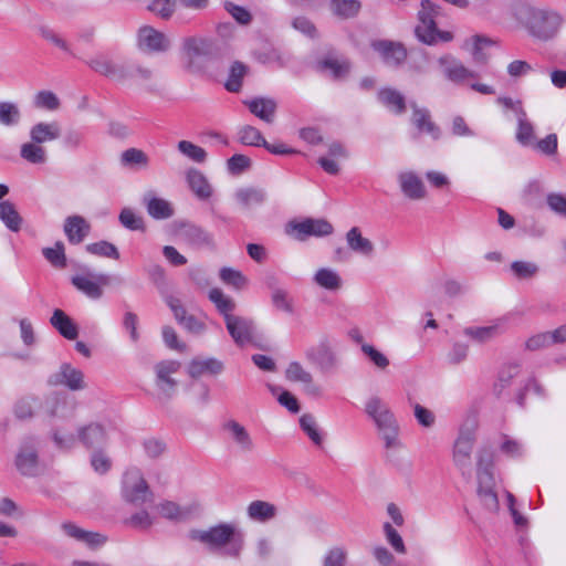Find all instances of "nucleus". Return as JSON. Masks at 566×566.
Masks as SVG:
<instances>
[{"instance_id":"nucleus-10","label":"nucleus","mask_w":566,"mask_h":566,"mask_svg":"<svg viewBox=\"0 0 566 566\" xmlns=\"http://www.w3.org/2000/svg\"><path fill=\"white\" fill-rule=\"evenodd\" d=\"M123 496L133 504L140 505L153 497V493L138 469H130L124 474Z\"/></svg>"},{"instance_id":"nucleus-41","label":"nucleus","mask_w":566,"mask_h":566,"mask_svg":"<svg viewBox=\"0 0 566 566\" xmlns=\"http://www.w3.org/2000/svg\"><path fill=\"white\" fill-rule=\"evenodd\" d=\"M516 140L523 146H531L535 139L534 126L525 111H518Z\"/></svg>"},{"instance_id":"nucleus-44","label":"nucleus","mask_w":566,"mask_h":566,"mask_svg":"<svg viewBox=\"0 0 566 566\" xmlns=\"http://www.w3.org/2000/svg\"><path fill=\"white\" fill-rule=\"evenodd\" d=\"M248 72V66L239 61L234 62L229 72L228 80L224 84L229 92L238 93L242 87V80Z\"/></svg>"},{"instance_id":"nucleus-57","label":"nucleus","mask_w":566,"mask_h":566,"mask_svg":"<svg viewBox=\"0 0 566 566\" xmlns=\"http://www.w3.org/2000/svg\"><path fill=\"white\" fill-rule=\"evenodd\" d=\"M520 374V366L517 364H510L504 366L499 373V381L495 385V390L501 394L503 389L511 385L513 378Z\"/></svg>"},{"instance_id":"nucleus-37","label":"nucleus","mask_w":566,"mask_h":566,"mask_svg":"<svg viewBox=\"0 0 566 566\" xmlns=\"http://www.w3.org/2000/svg\"><path fill=\"white\" fill-rule=\"evenodd\" d=\"M412 123L418 130L430 135L433 139L440 137L439 127L431 120L427 109L415 108L412 114Z\"/></svg>"},{"instance_id":"nucleus-46","label":"nucleus","mask_w":566,"mask_h":566,"mask_svg":"<svg viewBox=\"0 0 566 566\" xmlns=\"http://www.w3.org/2000/svg\"><path fill=\"white\" fill-rule=\"evenodd\" d=\"M120 161L125 166L147 168L149 165V157L142 149L128 148L122 153Z\"/></svg>"},{"instance_id":"nucleus-53","label":"nucleus","mask_w":566,"mask_h":566,"mask_svg":"<svg viewBox=\"0 0 566 566\" xmlns=\"http://www.w3.org/2000/svg\"><path fill=\"white\" fill-rule=\"evenodd\" d=\"M86 251L90 252L91 254H95V255H99V256L111 258L114 260L119 259V252H118L117 248L107 241H99V242L87 244Z\"/></svg>"},{"instance_id":"nucleus-48","label":"nucleus","mask_w":566,"mask_h":566,"mask_svg":"<svg viewBox=\"0 0 566 566\" xmlns=\"http://www.w3.org/2000/svg\"><path fill=\"white\" fill-rule=\"evenodd\" d=\"M177 148L182 155L195 163L202 164L207 160V151L191 142L180 140Z\"/></svg>"},{"instance_id":"nucleus-58","label":"nucleus","mask_w":566,"mask_h":566,"mask_svg":"<svg viewBox=\"0 0 566 566\" xmlns=\"http://www.w3.org/2000/svg\"><path fill=\"white\" fill-rule=\"evenodd\" d=\"M361 352L368 357V359L380 370H385L389 366L388 357L375 348L373 345L363 344Z\"/></svg>"},{"instance_id":"nucleus-23","label":"nucleus","mask_w":566,"mask_h":566,"mask_svg":"<svg viewBox=\"0 0 566 566\" xmlns=\"http://www.w3.org/2000/svg\"><path fill=\"white\" fill-rule=\"evenodd\" d=\"M77 439L86 448H99L106 442V431L102 424L92 422L78 428Z\"/></svg>"},{"instance_id":"nucleus-4","label":"nucleus","mask_w":566,"mask_h":566,"mask_svg":"<svg viewBox=\"0 0 566 566\" xmlns=\"http://www.w3.org/2000/svg\"><path fill=\"white\" fill-rule=\"evenodd\" d=\"M525 29L533 38L548 41L555 38L562 27L563 18L555 11L526 8Z\"/></svg>"},{"instance_id":"nucleus-42","label":"nucleus","mask_w":566,"mask_h":566,"mask_svg":"<svg viewBox=\"0 0 566 566\" xmlns=\"http://www.w3.org/2000/svg\"><path fill=\"white\" fill-rule=\"evenodd\" d=\"M20 156L28 163L34 165L44 164L48 159L45 148L32 140L21 146Z\"/></svg>"},{"instance_id":"nucleus-43","label":"nucleus","mask_w":566,"mask_h":566,"mask_svg":"<svg viewBox=\"0 0 566 566\" xmlns=\"http://www.w3.org/2000/svg\"><path fill=\"white\" fill-rule=\"evenodd\" d=\"M360 2L358 0H332L331 9L334 14L342 19H349L355 17L360 10Z\"/></svg>"},{"instance_id":"nucleus-60","label":"nucleus","mask_w":566,"mask_h":566,"mask_svg":"<svg viewBox=\"0 0 566 566\" xmlns=\"http://www.w3.org/2000/svg\"><path fill=\"white\" fill-rule=\"evenodd\" d=\"M384 533L387 542L390 544V546L399 554H405L407 552L405 543L402 541V537L400 534L394 528V526L390 523H385L384 526Z\"/></svg>"},{"instance_id":"nucleus-11","label":"nucleus","mask_w":566,"mask_h":566,"mask_svg":"<svg viewBox=\"0 0 566 566\" xmlns=\"http://www.w3.org/2000/svg\"><path fill=\"white\" fill-rule=\"evenodd\" d=\"M82 273L73 275L72 284L76 290L92 300H98L103 295V286L108 285L111 277L107 274H94L86 266L81 268Z\"/></svg>"},{"instance_id":"nucleus-12","label":"nucleus","mask_w":566,"mask_h":566,"mask_svg":"<svg viewBox=\"0 0 566 566\" xmlns=\"http://www.w3.org/2000/svg\"><path fill=\"white\" fill-rule=\"evenodd\" d=\"M136 44L147 54L165 53L170 50L171 40L164 32L150 25H144L138 29Z\"/></svg>"},{"instance_id":"nucleus-18","label":"nucleus","mask_w":566,"mask_h":566,"mask_svg":"<svg viewBox=\"0 0 566 566\" xmlns=\"http://www.w3.org/2000/svg\"><path fill=\"white\" fill-rule=\"evenodd\" d=\"M226 326L238 346H244L253 340L255 326L251 319L234 315L227 317Z\"/></svg>"},{"instance_id":"nucleus-35","label":"nucleus","mask_w":566,"mask_h":566,"mask_svg":"<svg viewBox=\"0 0 566 566\" xmlns=\"http://www.w3.org/2000/svg\"><path fill=\"white\" fill-rule=\"evenodd\" d=\"M226 429L231 434L232 440L237 443L243 452H250L253 450V441L247 431V429L238 421L231 420L226 424Z\"/></svg>"},{"instance_id":"nucleus-15","label":"nucleus","mask_w":566,"mask_h":566,"mask_svg":"<svg viewBox=\"0 0 566 566\" xmlns=\"http://www.w3.org/2000/svg\"><path fill=\"white\" fill-rule=\"evenodd\" d=\"M181 367L177 360H163L155 365L156 386L159 389V399L169 400L176 391L177 381L171 377Z\"/></svg>"},{"instance_id":"nucleus-52","label":"nucleus","mask_w":566,"mask_h":566,"mask_svg":"<svg viewBox=\"0 0 566 566\" xmlns=\"http://www.w3.org/2000/svg\"><path fill=\"white\" fill-rule=\"evenodd\" d=\"M177 7V0H153L148 4V10L164 20H168L174 14Z\"/></svg>"},{"instance_id":"nucleus-33","label":"nucleus","mask_w":566,"mask_h":566,"mask_svg":"<svg viewBox=\"0 0 566 566\" xmlns=\"http://www.w3.org/2000/svg\"><path fill=\"white\" fill-rule=\"evenodd\" d=\"M247 513L252 521L265 523L276 516L277 509L270 502L255 500L248 505Z\"/></svg>"},{"instance_id":"nucleus-30","label":"nucleus","mask_w":566,"mask_h":566,"mask_svg":"<svg viewBox=\"0 0 566 566\" xmlns=\"http://www.w3.org/2000/svg\"><path fill=\"white\" fill-rule=\"evenodd\" d=\"M147 212L154 219H168L174 214V208L169 201L158 198L154 192H147L143 197Z\"/></svg>"},{"instance_id":"nucleus-61","label":"nucleus","mask_w":566,"mask_h":566,"mask_svg":"<svg viewBox=\"0 0 566 566\" xmlns=\"http://www.w3.org/2000/svg\"><path fill=\"white\" fill-rule=\"evenodd\" d=\"M34 104L36 107L55 111L60 107L57 96L51 91H41L35 95Z\"/></svg>"},{"instance_id":"nucleus-24","label":"nucleus","mask_w":566,"mask_h":566,"mask_svg":"<svg viewBox=\"0 0 566 566\" xmlns=\"http://www.w3.org/2000/svg\"><path fill=\"white\" fill-rule=\"evenodd\" d=\"M233 197L243 210H250L265 202L266 192L261 188L241 187L234 191Z\"/></svg>"},{"instance_id":"nucleus-22","label":"nucleus","mask_w":566,"mask_h":566,"mask_svg":"<svg viewBox=\"0 0 566 566\" xmlns=\"http://www.w3.org/2000/svg\"><path fill=\"white\" fill-rule=\"evenodd\" d=\"M443 75L451 82L460 84L468 78L474 77V73L468 70L461 62L451 55L441 56L438 60Z\"/></svg>"},{"instance_id":"nucleus-28","label":"nucleus","mask_w":566,"mask_h":566,"mask_svg":"<svg viewBox=\"0 0 566 566\" xmlns=\"http://www.w3.org/2000/svg\"><path fill=\"white\" fill-rule=\"evenodd\" d=\"M346 242L348 244V248L354 253H357L365 258H371L374 255V243L369 239L363 237L361 231L358 227H353L347 231Z\"/></svg>"},{"instance_id":"nucleus-16","label":"nucleus","mask_w":566,"mask_h":566,"mask_svg":"<svg viewBox=\"0 0 566 566\" xmlns=\"http://www.w3.org/2000/svg\"><path fill=\"white\" fill-rule=\"evenodd\" d=\"M179 235L188 245L195 249H206L210 251H214L217 249L213 233L198 224H181Z\"/></svg>"},{"instance_id":"nucleus-21","label":"nucleus","mask_w":566,"mask_h":566,"mask_svg":"<svg viewBox=\"0 0 566 566\" xmlns=\"http://www.w3.org/2000/svg\"><path fill=\"white\" fill-rule=\"evenodd\" d=\"M398 182L402 193L411 200H421L427 196L421 178L413 171H401L398 175Z\"/></svg>"},{"instance_id":"nucleus-45","label":"nucleus","mask_w":566,"mask_h":566,"mask_svg":"<svg viewBox=\"0 0 566 566\" xmlns=\"http://www.w3.org/2000/svg\"><path fill=\"white\" fill-rule=\"evenodd\" d=\"M21 120V112L15 103L0 102V124L7 127L17 126Z\"/></svg>"},{"instance_id":"nucleus-19","label":"nucleus","mask_w":566,"mask_h":566,"mask_svg":"<svg viewBox=\"0 0 566 566\" xmlns=\"http://www.w3.org/2000/svg\"><path fill=\"white\" fill-rule=\"evenodd\" d=\"M373 48L377 51L382 61L389 66H398L400 65L407 57V51L402 44L388 41V40H379L373 42Z\"/></svg>"},{"instance_id":"nucleus-25","label":"nucleus","mask_w":566,"mask_h":566,"mask_svg":"<svg viewBox=\"0 0 566 566\" xmlns=\"http://www.w3.org/2000/svg\"><path fill=\"white\" fill-rule=\"evenodd\" d=\"M62 530L64 533L76 539L77 542L86 544L91 548L101 547L106 543V537L99 533L85 531L73 523H63Z\"/></svg>"},{"instance_id":"nucleus-59","label":"nucleus","mask_w":566,"mask_h":566,"mask_svg":"<svg viewBox=\"0 0 566 566\" xmlns=\"http://www.w3.org/2000/svg\"><path fill=\"white\" fill-rule=\"evenodd\" d=\"M552 345L555 344L551 332L535 334L525 342V347L528 350H539Z\"/></svg>"},{"instance_id":"nucleus-14","label":"nucleus","mask_w":566,"mask_h":566,"mask_svg":"<svg viewBox=\"0 0 566 566\" xmlns=\"http://www.w3.org/2000/svg\"><path fill=\"white\" fill-rule=\"evenodd\" d=\"M287 233L293 234L298 241H304L308 237H326L333 233L334 227L326 219L306 218L300 222H290Z\"/></svg>"},{"instance_id":"nucleus-29","label":"nucleus","mask_w":566,"mask_h":566,"mask_svg":"<svg viewBox=\"0 0 566 566\" xmlns=\"http://www.w3.org/2000/svg\"><path fill=\"white\" fill-rule=\"evenodd\" d=\"M61 136V126L57 122H40L30 129V139L40 145L53 142Z\"/></svg>"},{"instance_id":"nucleus-26","label":"nucleus","mask_w":566,"mask_h":566,"mask_svg":"<svg viewBox=\"0 0 566 566\" xmlns=\"http://www.w3.org/2000/svg\"><path fill=\"white\" fill-rule=\"evenodd\" d=\"M91 230L90 223L81 216H71L65 219L64 233L72 244L81 243Z\"/></svg>"},{"instance_id":"nucleus-2","label":"nucleus","mask_w":566,"mask_h":566,"mask_svg":"<svg viewBox=\"0 0 566 566\" xmlns=\"http://www.w3.org/2000/svg\"><path fill=\"white\" fill-rule=\"evenodd\" d=\"M494 453L490 448H481L476 453V494L481 504L491 512L499 509L493 473Z\"/></svg>"},{"instance_id":"nucleus-1","label":"nucleus","mask_w":566,"mask_h":566,"mask_svg":"<svg viewBox=\"0 0 566 566\" xmlns=\"http://www.w3.org/2000/svg\"><path fill=\"white\" fill-rule=\"evenodd\" d=\"M190 538L205 544L211 552L238 558L244 546V535L234 525L222 523L209 530H193Z\"/></svg>"},{"instance_id":"nucleus-32","label":"nucleus","mask_w":566,"mask_h":566,"mask_svg":"<svg viewBox=\"0 0 566 566\" xmlns=\"http://www.w3.org/2000/svg\"><path fill=\"white\" fill-rule=\"evenodd\" d=\"M50 323L63 337L67 339H75L78 335L76 324L62 310H54Z\"/></svg>"},{"instance_id":"nucleus-39","label":"nucleus","mask_w":566,"mask_h":566,"mask_svg":"<svg viewBox=\"0 0 566 566\" xmlns=\"http://www.w3.org/2000/svg\"><path fill=\"white\" fill-rule=\"evenodd\" d=\"M209 300L216 305L219 313L223 315L224 322L227 317L234 316L232 312L235 310V302L230 296H227L220 289H211Z\"/></svg>"},{"instance_id":"nucleus-40","label":"nucleus","mask_w":566,"mask_h":566,"mask_svg":"<svg viewBox=\"0 0 566 566\" xmlns=\"http://www.w3.org/2000/svg\"><path fill=\"white\" fill-rule=\"evenodd\" d=\"M0 220L13 232H18L21 229L22 218L14 205L8 200L0 202Z\"/></svg>"},{"instance_id":"nucleus-3","label":"nucleus","mask_w":566,"mask_h":566,"mask_svg":"<svg viewBox=\"0 0 566 566\" xmlns=\"http://www.w3.org/2000/svg\"><path fill=\"white\" fill-rule=\"evenodd\" d=\"M365 411L375 422L386 449L399 448V424L389 407L380 398L371 397L366 402Z\"/></svg>"},{"instance_id":"nucleus-7","label":"nucleus","mask_w":566,"mask_h":566,"mask_svg":"<svg viewBox=\"0 0 566 566\" xmlns=\"http://www.w3.org/2000/svg\"><path fill=\"white\" fill-rule=\"evenodd\" d=\"M40 448V440L34 436H27L21 439L14 457V465L20 474L24 476L39 474Z\"/></svg>"},{"instance_id":"nucleus-63","label":"nucleus","mask_w":566,"mask_h":566,"mask_svg":"<svg viewBox=\"0 0 566 566\" xmlns=\"http://www.w3.org/2000/svg\"><path fill=\"white\" fill-rule=\"evenodd\" d=\"M120 223L129 230H143L144 221L132 209L124 208L119 213Z\"/></svg>"},{"instance_id":"nucleus-38","label":"nucleus","mask_w":566,"mask_h":566,"mask_svg":"<svg viewBox=\"0 0 566 566\" xmlns=\"http://www.w3.org/2000/svg\"><path fill=\"white\" fill-rule=\"evenodd\" d=\"M378 98L388 109L396 114H401L406 111L403 95L394 88L379 91Z\"/></svg>"},{"instance_id":"nucleus-55","label":"nucleus","mask_w":566,"mask_h":566,"mask_svg":"<svg viewBox=\"0 0 566 566\" xmlns=\"http://www.w3.org/2000/svg\"><path fill=\"white\" fill-rule=\"evenodd\" d=\"M220 279L237 290L243 289L248 284V279L240 271L231 268H222Z\"/></svg>"},{"instance_id":"nucleus-9","label":"nucleus","mask_w":566,"mask_h":566,"mask_svg":"<svg viewBox=\"0 0 566 566\" xmlns=\"http://www.w3.org/2000/svg\"><path fill=\"white\" fill-rule=\"evenodd\" d=\"M87 64L96 73L116 83L124 84L130 81V69L133 61L114 60L106 55L99 54L91 59Z\"/></svg>"},{"instance_id":"nucleus-49","label":"nucleus","mask_w":566,"mask_h":566,"mask_svg":"<svg viewBox=\"0 0 566 566\" xmlns=\"http://www.w3.org/2000/svg\"><path fill=\"white\" fill-rule=\"evenodd\" d=\"M286 379L291 381L302 382L304 385H312L313 376L307 371L298 361H292L289 364L285 371Z\"/></svg>"},{"instance_id":"nucleus-20","label":"nucleus","mask_w":566,"mask_h":566,"mask_svg":"<svg viewBox=\"0 0 566 566\" xmlns=\"http://www.w3.org/2000/svg\"><path fill=\"white\" fill-rule=\"evenodd\" d=\"M53 385H64L71 390H82L86 387L82 370L70 364H62L60 371L54 374L50 380Z\"/></svg>"},{"instance_id":"nucleus-8","label":"nucleus","mask_w":566,"mask_h":566,"mask_svg":"<svg viewBox=\"0 0 566 566\" xmlns=\"http://www.w3.org/2000/svg\"><path fill=\"white\" fill-rule=\"evenodd\" d=\"M475 431L476 424L474 421L470 424H463L453 444V463L463 475H470L471 473V454L475 443Z\"/></svg>"},{"instance_id":"nucleus-6","label":"nucleus","mask_w":566,"mask_h":566,"mask_svg":"<svg viewBox=\"0 0 566 566\" xmlns=\"http://www.w3.org/2000/svg\"><path fill=\"white\" fill-rule=\"evenodd\" d=\"M181 53L185 59V67L191 73L201 71V61L208 60L214 54V43L203 36H187L181 43Z\"/></svg>"},{"instance_id":"nucleus-56","label":"nucleus","mask_w":566,"mask_h":566,"mask_svg":"<svg viewBox=\"0 0 566 566\" xmlns=\"http://www.w3.org/2000/svg\"><path fill=\"white\" fill-rule=\"evenodd\" d=\"M535 150L545 155L554 156L557 154L558 138L556 134H549L545 138L535 140L531 145Z\"/></svg>"},{"instance_id":"nucleus-62","label":"nucleus","mask_w":566,"mask_h":566,"mask_svg":"<svg viewBox=\"0 0 566 566\" xmlns=\"http://www.w3.org/2000/svg\"><path fill=\"white\" fill-rule=\"evenodd\" d=\"M251 167V159L245 155L235 154L227 161V168L232 175H241Z\"/></svg>"},{"instance_id":"nucleus-51","label":"nucleus","mask_w":566,"mask_h":566,"mask_svg":"<svg viewBox=\"0 0 566 566\" xmlns=\"http://www.w3.org/2000/svg\"><path fill=\"white\" fill-rule=\"evenodd\" d=\"M157 511L160 516L172 520L180 521L187 517L188 511L181 509L177 503L171 501H165L157 505Z\"/></svg>"},{"instance_id":"nucleus-27","label":"nucleus","mask_w":566,"mask_h":566,"mask_svg":"<svg viewBox=\"0 0 566 566\" xmlns=\"http://www.w3.org/2000/svg\"><path fill=\"white\" fill-rule=\"evenodd\" d=\"M245 105L253 115L263 122L268 124L274 122L277 104L273 98L255 97L247 101Z\"/></svg>"},{"instance_id":"nucleus-5","label":"nucleus","mask_w":566,"mask_h":566,"mask_svg":"<svg viewBox=\"0 0 566 566\" xmlns=\"http://www.w3.org/2000/svg\"><path fill=\"white\" fill-rule=\"evenodd\" d=\"M438 13V8L430 0H421V9L418 12L420 23L415 30L416 35L421 42L434 44L438 41L448 42L452 39L450 32L437 29L434 18Z\"/></svg>"},{"instance_id":"nucleus-50","label":"nucleus","mask_w":566,"mask_h":566,"mask_svg":"<svg viewBox=\"0 0 566 566\" xmlns=\"http://www.w3.org/2000/svg\"><path fill=\"white\" fill-rule=\"evenodd\" d=\"M44 258L54 266L63 269L66 266V256L64 252V244L61 241L55 242L52 248H44L42 250Z\"/></svg>"},{"instance_id":"nucleus-36","label":"nucleus","mask_w":566,"mask_h":566,"mask_svg":"<svg viewBox=\"0 0 566 566\" xmlns=\"http://www.w3.org/2000/svg\"><path fill=\"white\" fill-rule=\"evenodd\" d=\"M314 282L328 291H337L342 287L343 281L337 271L329 268H321L313 277Z\"/></svg>"},{"instance_id":"nucleus-47","label":"nucleus","mask_w":566,"mask_h":566,"mask_svg":"<svg viewBox=\"0 0 566 566\" xmlns=\"http://www.w3.org/2000/svg\"><path fill=\"white\" fill-rule=\"evenodd\" d=\"M238 136L239 142L247 146L263 147V143L265 142L261 132L250 125L242 126L238 132Z\"/></svg>"},{"instance_id":"nucleus-34","label":"nucleus","mask_w":566,"mask_h":566,"mask_svg":"<svg viewBox=\"0 0 566 566\" xmlns=\"http://www.w3.org/2000/svg\"><path fill=\"white\" fill-rule=\"evenodd\" d=\"M222 368L221 361L214 358L193 359L188 366V374L192 378H198L205 374L217 375L222 371Z\"/></svg>"},{"instance_id":"nucleus-17","label":"nucleus","mask_w":566,"mask_h":566,"mask_svg":"<svg viewBox=\"0 0 566 566\" xmlns=\"http://www.w3.org/2000/svg\"><path fill=\"white\" fill-rule=\"evenodd\" d=\"M511 319V315L506 314L504 316H501L496 319H494L490 325L488 326H471L467 327L463 333L468 337H470L472 340L478 343H486L491 339L502 335L506 332L509 322Z\"/></svg>"},{"instance_id":"nucleus-13","label":"nucleus","mask_w":566,"mask_h":566,"mask_svg":"<svg viewBox=\"0 0 566 566\" xmlns=\"http://www.w3.org/2000/svg\"><path fill=\"white\" fill-rule=\"evenodd\" d=\"M305 357L311 364L315 365L324 373L335 369L338 365V358L333 343L326 337L322 338L316 345L307 348Z\"/></svg>"},{"instance_id":"nucleus-31","label":"nucleus","mask_w":566,"mask_h":566,"mask_svg":"<svg viewBox=\"0 0 566 566\" xmlns=\"http://www.w3.org/2000/svg\"><path fill=\"white\" fill-rule=\"evenodd\" d=\"M187 184L195 196L200 200H208L213 192L206 176L198 169L191 168L186 175Z\"/></svg>"},{"instance_id":"nucleus-54","label":"nucleus","mask_w":566,"mask_h":566,"mask_svg":"<svg viewBox=\"0 0 566 566\" xmlns=\"http://www.w3.org/2000/svg\"><path fill=\"white\" fill-rule=\"evenodd\" d=\"M300 426L308 438L316 444H322V436L318 431L316 420L312 415L305 413L300 418Z\"/></svg>"},{"instance_id":"nucleus-64","label":"nucleus","mask_w":566,"mask_h":566,"mask_svg":"<svg viewBox=\"0 0 566 566\" xmlns=\"http://www.w3.org/2000/svg\"><path fill=\"white\" fill-rule=\"evenodd\" d=\"M548 208L556 214L566 218V196L559 192H551L546 197Z\"/></svg>"}]
</instances>
